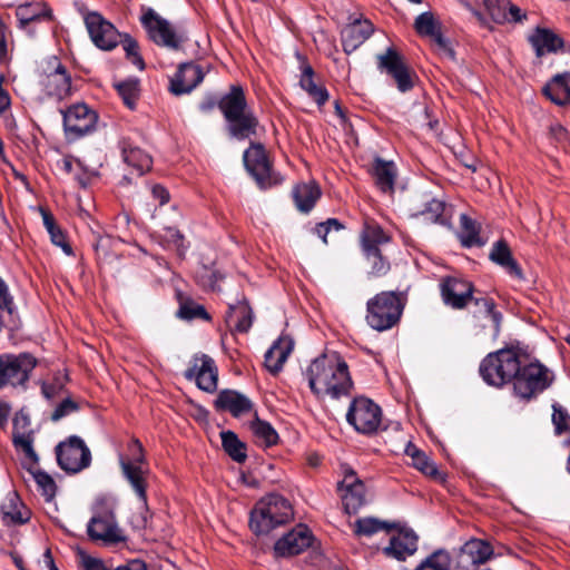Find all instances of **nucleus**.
Instances as JSON below:
<instances>
[{
  "mask_svg": "<svg viewBox=\"0 0 570 570\" xmlns=\"http://www.w3.org/2000/svg\"><path fill=\"white\" fill-rule=\"evenodd\" d=\"M312 393L317 397L338 400L353 387L346 362L336 352L323 354L311 362L304 372Z\"/></svg>",
  "mask_w": 570,
  "mask_h": 570,
  "instance_id": "obj_1",
  "label": "nucleus"
},
{
  "mask_svg": "<svg viewBox=\"0 0 570 570\" xmlns=\"http://www.w3.org/2000/svg\"><path fill=\"white\" fill-rule=\"evenodd\" d=\"M218 108L226 120V129L232 138L245 140L256 136L259 121L248 108L240 86H232L229 91L220 98Z\"/></svg>",
  "mask_w": 570,
  "mask_h": 570,
  "instance_id": "obj_2",
  "label": "nucleus"
},
{
  "mask_svg": "<svg viewBox=\"0 0 570 570\" xmlns=\"http://www.w3.org/2000/svg\"><path fill=\"white\" fill-rule=\"evenodd\" d=\"M524 353L514 346L489 353L480 363L479 372L483 381L494 387L511 383L518 374Z\"/></svg>",
  "mask_w": 570,
  "mask_h": 570,
  "instance_id": "obj_3",
  "label": "nucleus"
},
{
  "mask_svg": "<svg viewBox=\"0 0 570 570\" xmlns=\"http://www.w3.org/2000/svg\"><path fill=\"white\" fill-rule=\"evenodd\" d=\"M293 518L288 500L279 494H269L261 499L250 512L249 528L257 534H268L275 528Z\"/></svg>",
  "mask_w": 570,
  "mask_h": 570,
  "instance_id": "obj_4",
  "label": "nucleus"
},
{
  "mask_svg": "<svg viewBox=\"0 0 570 570\" xmlns=\"http://www.w3.org/2000/svg\"><path fill=\"white\" fill-rule=\"evenodd\" d=\"M92 511L94 514L87 525V533L92 541L117 544L126 540L116 520L115 505L109 499H97Z\"/></svg>",
  "mask_w": 570,
  "mask_h": 570,
  "instance_id": "obj_5",
  "label": "nucleus"
},
{
  "mask_svg": "<svg viewBox=\"0 0 570 570\" xmlns=\"http://www.w3.org/2000/svg\"><path fill=\"white\" fill-rule=\"evenodd\" d=\"M403 308L404 303L397 293L381 292L366 304V322L375 331L390 330L399 323Z\"/></svg>",
  "mask_w": 570,
  "mask_h": 570,
  "instance_id": "obj_6",
  "label": "nucleus"
},
{
  "mask_svg": "<svg viewBox=\"0 0 570 570\" xmlns=\"http://www.w3.org/2000/svg\"><path fill=\"white\" fill-rule=\"evenodd\" d=\"M514 394L525 401H530L548 389L552 383L549 370L539 362H530L524 353L518 374L511 381Z\"/></svg>",
  "mask_w": 570,
  "mask_h": 570,
  "instance_id": "obj_7",
  "label": "nucleus"
},
{
  "mask_svg": "<svg viewBox=\"0 0 570 570\" xmlns=\"http://www.w3.org/2000/svg\"><path fill=\"white\" fill-rule=\"evenodd\" d=\"M243 159L245 168L259 188H271L283 181V177L273 169L268 154L262 144L252 142L244 151Z\"/></svg>",
  "mask_w": 570,
  "mask_h": 570,
  "instance_id": "obj_8",
  "label": "nucleus"
},
{
  "mask_svg": "<svg viewBox=\"0 0 570 570\" xmlns=\"http://www.w3.org/2000/svg\"><path fill=\"white\" fill-rule=\"evenodd\" d=\"M39 85L48 97L57 100L71 94V77L57 57H50L42 62Z\"/></svg>",
  "mask_w": 570,
  "mask_h": 570,
  "instance_id": "obj_9",
  "label": "nucleus"
},
{
  "mask_svg": "<svg viewBox=\"0 0 570 570\" xmlns=\"http://www.w3.org/2000/svg\"><path fill=\"white\" fill-rule=\"evenodd\" d=\"M37 360L30 353L0 355V389L24 385L30 377Z\"/></svg>",
  "mask_w": 570,
  "mask_h": 570,
  "instance_id": "obj_10",
  "label": "nucleus"
},
{
  "mask_svg": "<svg viewBox=\"0 0 570 570\" xmlns=\"http://www.w3.org/2000/svg\"><path fill=\"white\" fill-rule=\"evenodd\" d=\"M58 465L68 473H78L88 468L91 453L83 440L77 435L69 436L56 446Z\"/></svg>",
  "mask_w": 570,
  "mask_h": 570,
  "instance_id": "obj_11",
  "label": "nucleus"
},
{
  "mask_svg": "<svg viewBox=\"0 0 570 570\" xmlns=\"http://www.w3.org/2000/svg\"><path fill=\"white\" fill-rule=\"evenodd\" d=\"M141 24L147 30L150 39L159 45L174 50L180 48L185 41L166 19L161 18L154 9L142 7Z\"/></svg>",
  "mask_w": 570,
  "mask_h": 570,
  "instance_id": "obj_12",
  "label": "nucleus"
},
{
  "mask_svg": "<svg viewBox=\"0 0 570 570\" xmlns=\"http://www.w3.org/2000/svg\"><path fill=\"white\" fill-rule=\"evenodd\" d=\"M347 422L360 433L371 434L377 431L382 421L381 407L367 397H356L346 414Z\"/></svg>",
  "mask_w": 570,
  "mask_h": 570,
  "instance_id": "obj_13",
  "label": "nucleus"
},
{
  "mask_svg": "<svg viewBox=\"0 0 570 570\" xmlns=\"http://www.w3.org/2000/svg\"><path fill=\"white\" fill-rule=\"evenodd\" d=\"M377 68L394 80L401 92L410 91L414 87L415 73L394 48H387L377 56Z\"/></svg>",
  "mask_w": 570,
  "mask_h": 570,
  "instance_id": "obj_14",
  "label": "nucleus"
},
{
  "mask_svg": "<svg viewBox=\"0 0 570 570\" xmlns=\"http://www.w3.org/2000/svg\"><path fill=\"white\" fill-rule=\"evenodd\" d=\"M184 376L188 381H195L196 385L205 392L213 393L217 390L218 368L215 361L207 354H195Z\"/></svg>",
  "mask_w": 570,
  "mask_h": 570,
  "instance_id": "obj_15",
  "label": "nucleus"
},
{
  "mask_svg": "<svg viewBox=\"0 0 570 570\" xmlns=\"http://www.w3.org/2000/svg\"><path fill=\"white\" fill-rule=\"evenodd\" d=\"M473 292V284L461 277L445 276L440 282L442 301L453 309H463L472 303Z\"/></svg>",
  "mask_w": 570,
  "mask_h": 570,
  "instance_id": "obj_16",
  "label": "nucleus"
},
{
  "mask_svg": "<svg viewBox=\"0 0 570 570\" xmlns=\"http://www.w3.org/2000/svg\"><path fill=\"white\" fill-rule=\"evenodd\" d=\"M85 23L92 42L101 50H112L119 45L121 33L100 13L89 12Z\"/></svg>",
  "mask_w": 570,
  "mask_h": 570,
  "instance_id": "obj_17",
  "label": "nucleus"
},
{
  "mask_svg": "<svg viewBox=\"0 0 570 570\" xmlns=\"http://www.w3.org/2000/svg\"><path fill=\"white\" fill-rule=\"evenodd\" d=\"M63 127L68 134L78 138L90 132L97 121V115L85 104H76L62 111Z\"/></svg>",
  "mask_w": 570,
  "mask_h": 570,
  "instance_id": "obj_18",
  "label": "nucleus"
},
{
  "mask_svg": "<svg viewBox=\"0 0 570 570\" xmlns=\"http://www.w3.org/2000/svg\"><path fill=\"white\" fill-rule=\"evenodd\" d=\"M338 490L344 491L342 502L347 514L356 513L366 503L365 484L353 470L345 472L343 481L338 483Z\"/></svg>",
  "mask_w": 570,
  "mask_h": 570,
  "instance_id": "obj_19",
  "label": "nucleus"
},
{
  "mask_svg": "<svg viewBox=\"0 0 570 570\" xmlns=\"http://www.w3.org/2000/svg\"><path fill=\"white\" fill-rule=\"evenodd\" d=\"M312 541L313 534L311 530L304 524H298L276 541L274 551L278 557L299 554L311 547Z\"/></svg>",
  "mask_w": 570,
  "mask_h": 570,
  "instance_id": "obj_20",
  "label": "nucleus"
},
{
  "mask_svg": "<svg viewBox=\"0 0 570 570\" xmlns=\"http://www.w3.org/2000/svg\"><path fill=\"white\" fill-rule=\"evenodd\" d=\"M419 537L410 528H400L394 533L389 546L383 549V553L389 558H394L399 561H404L407 557L415 553L417 550Z\"/></svg>",
  "mask_w": 570,
  "mask_h": 570,
  "instance_id": "obj_21",
  "label": "nucleus"
},
{
  "mask_svg": "<svg viewBox=\"0 0 570 570\" xmlns=\"http://www.w3.org/2000/svg\"><path fill=\"white\" fill-rule=\"evenodd\" d=\"M204 77L205 72L200 66L194 62L181 63L170 79V91L176 96L188 94L203 81Z\"/></svg>",
  "mask_w": 570,
  "mask_h": 570,
  "instance_id": "obj_22",
  "label": "nucleus"
},
{
  "mask_svg": "<svg viewBox=\"0 0 570 570\" xmlns=\"http://www.w3.org/2000/svg\"><path fill=\"white\" fill-rule=\"evenodd\" d=\"M119 465L121 469V473L126 481L131 487L136 497L142 504V507L147 508V488H148V474L149 470L144 469L140 465L131 464L125 459V455H119Z\"/></svg>",
  "mask_w": 570,
  "mask_h": 570,
  "instance_id": "obj_23",
  "label": "nucleus"
},
{
  "mask_svg": "<svg viewBox=\"0 0 570 570\" xmlns=\"http://www.w3.org/2000/svg\"><path fill=\"white\" fill-rule=\"evenodd\" d=\"M217 411L229 412L238 417L253 410V402L244 394L235 390H223L214 402Z\"/></svg>",
  "mask_w": 570,
  "mask_h": 570,
  "instance_id": "obj_24",
  "label": "nucleus"
},
{
  "mask_svg": "<svg viewBox=\"0 0 570 570\" xmlns=\"http://www.w3.org/2000/svg\"><path fill=\"white\" fill-rule=\"evenodd\" d=\"M374 28L368 20H355L342 30V45L345 53L354 52L373 33Z\"/></svg>",
  "mask_w": 570,
  "mask_h": 570,
  "instance_id": "obj_25",
  "label": "nucleus"
},
{
  "mask_svg": "<svg viewBox=\"0 0 570 570\" xmlns=\"http://www.w3.org/2000/svg\"><path fill=\"white\" fill-rule=\"evenodd\" d=\"M296 58L299 61V70H301V79L299 86L303 90H305L308 96L317 102V105L322 106L328 100V92L325 87L318 86L314 81V69L307 62L306 58L296 52Z\"/></svg>",
  "mask_w": 570,
  "mask_h": 570,
  "instance_id": "obj_26",
  "label": "nucleus"
},
{
  "mask_svg": "<svg viewBox=\"0 0 570 570\" xmlns=\"http://www.w3.org/2000/svg\"><path fill=\"white\" fill-rule=\"evenodd\" d=\"M2 521L10 524H23L30 520L31 512L16 492H9L1 504Z\"/></svg>",
  "mask_w": 570,
  "mask_h": 570,
  "instance_id": "obj_27",
  "label": "nucleus"
},
{
  "mask_svg": "<svg viewBox=\"0 0 570 570\" xmlns=\"http://www.w3.org/2000/svg\"><path fill=\"white\" fill-rule=\"evenodd\" d=\"M293 347L294 342L291 337H279L265 353L266 368L273 374L278 373L293 351Z\"/></svg>",
  "mask_w": 570,
  "mask_h": 570,
  "instance_id": "obj_28",
  "label": "nucleus"
},
{
  "mask_svg": "<svg viewBox=\"0 0 570 570\" xmlns=\"http://www.w3.org/2000/svg\"><path fill=\"white\" fill-rule=\"evenodd\" d=\"M371 173L380 190L383 193H393L397 176V170L393 161L376 157L373 161Z\"/></svg>",
  "mask_w": 570,
  "mask_h": 570,
  "instance_id": "obj_29",
  "label": "nucleus"
},
{
  "mask_svg": "<svg viewBox=\"0 0 570 570\" xmlns=\"http://www.w3.org/2000/svg\"><path fill=\"white\" fill-rule=\"evenodd\" d=\"M489 257L493 263L503 267L511 276L518 279H523L522 269L518 262L513 258L505 240L500 239L495 242Z\"/></svg>",
  "mask_w": 570,
  "mask_h": 570,
  "instance_id": "obj_30",
  "label": "nucleus"
},
{
  "mask_svg": "<svg viewBox=\"0 0 570 570\" xmlns=\"http://www.w3.org/2000/svg\"><path fill=\"white\" fill-rule=\"evenodd\" d=\"M16 17L19 22V28L27 30L28 26L32 22L42 20L50 21L52 19V11L41 2H27L16 9Z\"/></svg>",
  "mask_w": 570,
  "mask_h": 570,
  "instance_id": "obj_31",
  "label": "nucleus"
},
{
  "mask_svg": "<svg viewBox=\"0 0 570 570\" xmlns=\"http://www.w3.org/2000/svg\"><path fill=\"white\" fill-rule=\"evenodd\" d=\"M543 94L556 105H570V72L556 75L543 88Z\"/></svg>",
  "mask_w": 570,
  "mask_h": 570,
  "instance_id": "obj_32",
  "label": "nucleus"
},
{
  "mask_svg": "<svg viewBox=\"0 0 570 570\" xmlns=\"http://www.w3.org/2000/svg\"><path fill=\"white\" fill-rule=\"evenodd\" d=\"M228 325L238 333H247L253 324V311L246 301L229 305L226 315Z\"/></svg>",
  "mask_w": 570,
  "mask_h": 570,
  "instance_id": "obj_33",
  "label": "nucleus"
},
{
  "mask_svg": "<svg viewBox=\"0 0 570 570\" xmlns=\"http://www.w3.org/2000/svg\"><path fill=\"white\" fill-rule=\"evenodd\" d=\"M391 240L383 228L373 220H366L361 233V245L364 253L381 250L380 246Z\"/></svg>",
  "mask_w": 570,
  "mask_h": 570,
  "instance_id": "obj_34",
  "label": "nucleus"
},
{
  "mask_svg": "<svg viewBox=\"0 0 570 570\" xmlns=\"http://www.w3.org/2000/svg\"><path fill=\"white\" fill-rule=\"evenodd\" d=\"M121 151L125 163L135 168L138 175H142L151 168V157L140 149L139 147L132 146L128 140H121Z\"/></svg>",
  "mask_w": 570,
  "mask_h": 570,
  "instance_id": "obj_35",
  "label": "nucleus"
},
{
  "mask_svg": "<svg viewBox=\"0 0 570 570\" xmlns=\"http://www.w3.org/2000/svg\"><path fill=\"white\" fill-rule=\"evenodd\" d=\"M492 554V547L480 539L469 540L461 549L462 561L470 562L475 566L487 562Z\"/></svg>",
  "mask_w": 570,
  "mask_h": 570,
  "instance_id": "obj_36",
  "label": "nucleus"
},
{
  "mask_svg": "<svg viewBox=\"0 0 570 570\" xmlns=\"http://www.w3.org/2000/svg\"><path fill=\"white\" fill-rule=\"evenodd\" d=\"M530 42L538 57L549 52H557L563 46V40L558 35L548 29L540 28L530 37Z\"/></svg>",
  "mask_w": 570,
  "mask_h": 570,
  "instance_id": "obj_37",
  "label": "nucleus"
},
{
  "mask_svg": "<svg viewBox=\"0 0 570 570\" xmlns=\"http://www.w3.org/2000/svg\"><path fill=\"white\" fill-rule=\"evenodd\" d=\"M321 197V189L315 183L298 184L293 189V198L298 210L308 213Z\"/></svg>",
  "mask_w": 570,
  "mask_h": 570,
  "instance_id": "obj_38",
  "label": "nucleus"
},
{
  "mask_svg": "<svg viewBox=\"0 0 570 570\" xmlns=\"http://www.w3.org/2000/svg\"><path fill=\"white\" fill-rule=\"evenodd\" d=\"M224 451L237 463H243L247 459L246 444L242 442L233 431H223L220 433Z\"/></svg>",
  "mask_w": 570,
  "mask_h": 570,
  "instance_id": "obj_39",
  "label": "nucleus"
},
{
  "mask_svg": "<svg viewBox=\"0 0 570 570\" xmlns=\"http://www.w3.org/2000/svg\"><path fill=\"white\" fill-rule=\"evenodd\" d=\"M405 454L412 459V465L421 471L423 474L436 478L439 470L436 465L430 461L428 455L419 450L413 443H409L405 448Z\"/></svg>",
  "mask_w": 570,
  "mask_h": 570,
  "instance_id": "obj_40",
  "label": "nucleus"
},
{
  "mask_svg": "<svg viewBox=\"0 0 570 570\" xmlns=\"http://www.w3.org/2000/svg\"><path fill=\"white\" fill-rule=\"evenodd\" d=\"M83 570H149L147 563L140 559H131L116 568L108 567L101 559L86 557L82 560Z\"/></svg>",
  "mask_w": 570,
  "mask_h": 570,
  "instance_id": "obj_41",
  "label": "nucleus"
},
{
  "mask_svg": "<svg viewBox=\"0 0 570 570\" xmlns=\"http://www.w3.org/2000/svg\"><path fill=\"white\" fill-rule=\"evenodd\" d=\"M12 442L16 450L22 452L31 465L38 463L39 458L33 449L32 431H13Z\"/></svg>",
  "mask_w": 570,
  "mask_h": 570,
  "instance_id": "obj_42",
  "label": "nucleus"
},
{
  "mask_svg": "<svg viewBox=\"0 0 570 570\" xmlns=\"http://www.w3.org/2000/svg\"><path fill=\"white\" fill-rule=\"evenodd\" d=\"M461 232L459 234L461 244L464 247H481L484 245V242L479 237V226L478 224L466 215H461Z\"/></svg>",
  "mask_w": 570,
  "mask_h": 570,
  "instance_id": "obj_43",
  "label": "nucleus"
},
{
  "mask_svg": "<svg viewBox=\"0 0 570 570\" xmlns=\"http://www.w3.org/2000/svg\"><path fill=\"white\" fill-rule=\"evenodd\" d=\"M250 430L262 446L269 448L278 441V434L275 429L266 421L259 420L257 416L250 423Z\"/></svg>",
  "mask_w": 570,
  "mask_h": 570,
  "instance_id": "obj_44",
  "label": "nucleus"
},
{
  "mask_svg": "<svg viewBox=\"0 0 570 570\" xmlns=\"http://www.w3.org/2000/svg\"><path fill=\"white\" fill-rule=\"evenodd\" d=\"M416 216H423L425 219L433 223H444L442 216L445 209V203L442 200L426 196L422 204L416 206Z\"/></svg>",
  "mask_w": 570,
  "mask_h": 570,
  "instance_id": "obj_45",
  "label": "nucleus"
},
{
  "mask_svg": "<svg viewBox=\"0 0 570 570\" xmlns=\"http://www.w3.org/2000/svg\"><path fill=\"white\" fill-rule=\"evenodd\" d=\"M179 299V309L177 312V315L183 320H194V318H202L209 321L210 316L206 312L205 307L203 305H199L191 301L190 298L184 297L183 294H178Z\"/></svg>",
  "mask_w": 570,
  "mask_h": 570,
  "instance_id": "obj_46",
  "label": "nucleus"
},
{
  "mask_svg": "<svg viewBox=\"0 0 570 570\" xmlns=\"http://www.w3.org/2000/svg\"><path fill=\"white\" fill-rule=\"evenodd\" d=\"M28 471L32 475L38 491H40L45 500L48 502L51 501L55 498L57 491V485L52 476L39 469L28 468Z\"/></svg>",
  "mask_w": 570,
  "mask_h": 570,
  "instance_id": "obj_47",
  "label": "nucleus"
},
{
  "mask_svg": "<svg viewBox=\"0 0 570 570\" xmlns=\"http://www.w3.org/2000/svg\"><path fill=\"white\" fill-rule=\"evenodd\" d=\"M395 528V524H390L387 522L381 521L376 518L367 517L361 518L355 521L354 532L356 535H365L371 537L380 531H389L390 529Z\"/></svg>",
  "mask_w": 570,
  "mask_h": 570,
  "instance_id": "obj_48",
  "label": "nucleus"
},
{
  "mask_svg": "<svg viewBox=\"0 0 570 570\" xmlns=\"http://www.w3.org/2000/svg\"><path fill=\"white\" fill-rule=\"evenodd\" d=\"M472 302L478 307V313L483 314L484 316H488L491 318L494 327V333L498 334L500 331L501 322H502V314L498 311H495V303L492 298L482 296V297H474Z\"/></svg>",
  "mask_w": 570,
  "mask_h": 570,
  "instance_id": "obj_49",
  "label": "nucleus"
},
{
  "mask_svg": "<svg viewBox=\"0 0 570 570\" xmlns=\"http://www.w3.org/2000/svg\"><path fill=\"white\" fill-rule=\"evenodd\" d=\"M451 557L445 550H438L428 557L415 570H450Z\"/></svg>",
  "mask_w": 570,
  "mask_h": 570,
  "instance_id": "obj_50",
  "label": "nucleus"
},
{
  "mask_svg": "<svg viewBox=\"0 0 570 570\" xmlns=\"http://www.w3.org/2000/svg\"><path fill=\"white\" fill-rule=\"evenodd\" d=\"M414 29L420 36L432 37L440 28L432 12L426 11L419 14L414 21Z\"/></svg>",
  "mask_w": 570,
  "mask_h": 570,
  "instance_id": "obj_51",
  "label": "nucleus"
},
{
  "mask_svg": "<svg viewBox=\"0 0 570 570\" xmlns=\"http://www.w3.org/2000/svg\"><path fill=\"white\" fill-rule=\"evenodd\" d=\"M115 87L124 104L128 108L134 109L138 98V81L130 79L121 81L115 85Z\"/></svg>",
  "mask_w": 570,
  "mask_h": 570,
  "instance_id": "obj_52",
  "label": "nucleus"
},
{
  "mask_svg": "<svg viewBox=\"0 0 570 570\" xmlns=\"http://www.w3.org/2000/svg\"><path fill=\"white\" fill-rule=\"evenodd\" d=\"M552 423L557 435L570 434V414L560 404H552Z\"/></svg>",
  "mask_w": 570,
  "mask_h": 570,
  "instance_id": "obj_53",
  "label": "nucleus"
},
{
  "mask_svg": "<svg viewBox=\"0 0 570 570\" xmlns=\"http://www.w3.org/2000/svg\"><path fill=\"white\" fill-rule=\"evenodd\" d=\"M485 9L490 14L491 19L497 23L508 22V0H485Z\"/></svg>",
  "mask_w": 570,
  "mask_h": 570,
  "instance_id": "obj_54",
  "label": "nucleus"
},
{
  "mask_svg": "<svg viewBox=\"0 0 570 570\" xmlns=\"http://www.w3.org/2000/svg\"><path fill=\"white\" fill-rule=\"evenodd\" d=\"M364 254L367 261L371 263V271L368 272L371 276L382 277L389 273L390 263L382 256L381 250Z\"/></svg>",
  "mask_w": 570,
  "mask_h": 570,
  "instance_id": "obj_55",
  "label": "nucleus"
},
{
  "mask_svg": "<svg viewBox=\"0 0 570 570\" xmlns=\"http://www.w3.org/2000/svg\"><path fill=\"white\" fill-rule=\"evenodd\" d=\"M119 43H122L124 50L126 51L127 58L139 69L142 70L145 68V62L141 56L139 55V46L136 40H134L128 35H121V40Z\"/></svg>",
  "mask_w": 570,
  "mask_h": 570,
  "instance_id": "obj_56",
  "label": "nucleus"
},
{
  "mask_svg": "<svg viewBox=\"0 0 570 570\" xmlns=\"http://www.w3.org/2000/svg\"><path fill=\"white\" fill-rule=\"evenodd\" d=\"M128 452L129 456H125V459H127V461L131 464L142 466V464L146 462V455L144 446L138 439H131V441L128 443Z\"/></svg>",
  "mask_w": 570,
  "mask_h": 570,
  "instance_id": "obj_57",
  "label": "nucleus"
},
{
  "mask_svg": "<svg viewBox=\"0 0 570 570\" xmlns=\"http://www.w3.org/2000/svg\"><path fill=\"white\" fill-rule=\"evenodd\" d=\"M344 226L336 218H328L326 222L320 223L315 226V233L318 237L327 244V235L331 230H341Z\"/></svg>",
  "mask_w": 570,
  "mask_h": 570,
  "instance_id": "obj_58",
  "label": "nucleus"
},
{
  "mask_svg": "<svg viewBox=\"0 0 570 570\" xmlns=\"http://www.w3.org/2000/svg\"><path fill=\"white\" fill-rule=\"evenodd\" d=\"M79 409L78 404L71 399H65L61 401L51 414L52 421H59L62 417L76 412Z\"/></svg>",
  "mask_w": 570,
  "mask_h": 570,
  "instance_id": "obj_59",
  "label": "nucleus"
},
{
  "mask_svg": "<svg viewBox=\"0 0 570 570\" xmlns=\"http://www.w3.org/2000/svg\"><path fill=\"white\" fill-rule=\"evenodd\" d=\"M431 38L433 39V41H434L435 46L438 47V50L441 55H443L450 59L455 58V52H454L453 48L451 47L450 42L442 36V33L440 31H438Z\"/></svg>",
  "mask_w": 570,
  "mask_h": 570,
  "instance_id": "obj_60",
  "label": "nucleus"
},
{
  "mask_svg": "<svg viewBox=\"0 0 570 570\" xmlns=\"http://www.w3.org/2000/svg\"><path fill=\"white\" fill-rule=\"evenodd\" d=\"M48 233L50 235L51 242L55 245L61 247V249L67 255L72 254V248L69 245V243L67 242L66 236H65L63 232L60 229L59 226L55 227L53 229L49 230Z\"/></svg>",
  "mask_w": 570,
  "mask_h": 570,
  "instance_id": "obj_61",
  "label": "nucleus"
},
{
  "mask_svg": "<svg viewBox=\"0 0 570 570\" xmlns=\"http://www.w3.org/2000/svg\"><path fill=\"white\" fill-rule=\"evenodd\" d=\"M222 278L216 271L205 268L198 273V281L204 287L215 289L217 282Z\"/></svg>",
  "mask_w": 570,
  "mask_h": 570,
  "instance_id": "obj_62",
  "label": "nucleus"
},
{
  "mask_svg": "<svg viewBox=\"0 0 570 570\" xmlns=\"http://www.w3.org/2000/svg\"><path fill=\"white\" fill-rule=\"evenodd\" d=\"M13 298L6 282L0 277V309L11 311Z\"/></svg>",
  "mask_w": 570,
  "mask_h": 570,
  "instance_id": "obj_63",
  "label": "nucleus"
},
{
  "mask_svg": "<svg viewBox=\"0 0 570 570\" xmlns=\"http://www.w3.org/2000/svg\"><path fill=\"white\" fill-rule=\"evenodd\" d=\"M153 197L159 202L160 206H164L169 202V191L161 185H154L151 187Z\"/></svg>",
  "mask_w": 570,
  "mask_h": 570,
  "instance_id": "obj_64",
  "label": "nucleus"
}]
</instances>
